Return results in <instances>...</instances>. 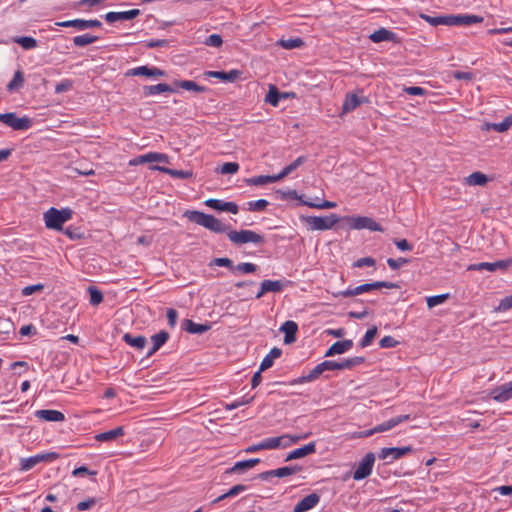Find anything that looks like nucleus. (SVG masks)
Wrapping results in <instances>:
<instances>
[{
	"mask_svg": "<svg viewBox=\"0 0 512 512\" xmlns=\"http://www.w3.org/2000/svg\"><path fill=\"white\" fill-rule=\"evenodd\" d=\"M320 497L316 493H311L300 500L293 508V512H306L319 503Z\"/></svg>",
	"mask_w": 512,
	"mask_h": 512,
	"instance_id": "obj_19",
	"label": "nucleus"
},
{
	"mask_svg": "<svg viewBox=\"0 0 512 512\" xmlns=\"http://www.w3.org/2000/svg\"><path fill=\"white\" fill-rule=\"evenodd\" d=\"M72 214L73 212L70 208L59 210L52 207L43 214V220L48 229L61 231L63 224L72 218Z\"/></svg>",
	"mask_w": 512,
	"mask_h": 512,
	"instance_id": "obj_2",
	"label": "nucleus"
},
{
	"mask_svg": "<svg viewBox=\"0 0 512 512\" xmlns=\"http://www.w3.org/2000/svg\"><path fill=\"white\" fill-rule=\"evenodd\" d=\"M248 205H249V210L261 211L267 207L268 201L265 199H259L256 201L249 202Z\"/></svg>",
	"mask_w": 512,
	"mask_h": 512,
	"instance_id": "obj_59",
	"label": "nucleus"
},
{
	"mask_svg": "<svg viewBox=\"0 0 512 512\" xmlns=\"http://www.w3.org/2000/svg\"><path fill=\"white\" fill-rule=\"evenodd\" d=\"M487 181L486 175L481 172H473L465 179L466 184L470 186H483Z\"/></svg>",
	"mask_w": 512,
	"mask_h": 512,
	"instance_id": "obj_38",
	"label": "nucleus"
},
{
	"mask_svg": "<svg viewBox=\"0 0 512 512\" xmlns=\"http://www.w3.org/2000/svg\"><path fill=\"white\" fill-rule=\"evenodd\" d=\"M24 83V77L21 71H16L13 79L8 83L7 89L12 91L15 88L22 87Z\"/></svg>",
	"mask_w": 512,
	"mask_h": 512,
	"instance_id": "obj_53",
	"label": "nucleus"
},
{
	"mask_svg": "<svg viewBox=\"0 0 512 512\" xmlns=\"http://www.w3.org/2000/svg\"><path fill=\"white\" fill-rule=\"evenodd\" d=\"M306 206L317 209H331L335 208L337 204L331 201L315 202V201H304Z\"/></svg>",
	"mask_w": 512,
	"mask_h": 512,
	"instance_id": "obj_52",
	"label": "nucleus"
},
{
	"mask_svg": "<svg viewBox=\"0 0 512 512\" xmlns=\"http://www.w3.org/2000/svg\"><path fill=\"white\" fill-rule=\"evenodd\" d=\"M377 334V327L376 326H373L372 328L368 329L364 335V337L362 338L361 342H360V346L362 348H365L367 346H369L373 340H374V337L376 336Z\"/></svg>",
	"mask_w": 512,
	"mask_h": 512,
	"instance_id": "obj_51",
	"label": "nucleus"
},
{
	"mask_svg": "<svg viewBox=\"0 0 512 512\" xmlns=\"http://www.w3.org/2000/svg\"><path fill=\"white\" fill-rule=\"evenodd\" d=\"M301 471V467L300 466H285V467H281V468H278V469H274V470H270V471H266V472H263L259 475V478L262 479V480H268L270 477H279V478H283V477H286V476H290V475H293L297 472Z\"/></svg>",
	"mask_w": 512,
	"mask_h": 512,
	"instance_id": "obj_14",
	"label": "nucleus"
},
{
	"mask_svg": "<svg viewBox=\"0 0 512 512\" xmlns=\"http://www.w3.org/2000/svg\"><path fill=\"white\" fill-rule=\"evenodd\" d=\"M316 451V444L315 442L308 443L300 448L292 450L288 455L286 456L285 461H291L295 459L304 458L310 454L315 453Z\"/></svg>",
	"mask_w": 512,
	"mask_h": 512,
	"instance_id": "obj_20",
	"label": "nucleus"
},
{
	"mask_svg": "<svg viewBox=\"0 0 512 512\" xmlns=\"http://www.w3.org/2000/svg\"><path fill=\"white\" fill-rule=\"evenodd\" d=\"M393 35H394L393 32H391L385 28H381V29L374 31L370 35V39L375 43H379L382 41H390L393 38Z\"/></svg>",
	"mask_w": 512,
	"mask_h": 512,
	"instance_id": "obj_39",
	"label": "nucleus"
},
{
	"mask_svg": "<svg viewBox=\"0 0 512 512\" xmlns=\"http://www.w3.org/2000/svg\"><path fill=\"white\" fill-rule=\"evenodd\" d=\"M147 163H168L169 158L166 154L158 153V152H148L146 153Z\"/></svg>",
	"mask_w": 512,
	"mask_h": 512,
	"instance_id": "obj_48",
	"label": "nucleus"
},
{
	"mask_svg": "<svg viewBox=\"0 0 512 512\" xmlns=\"http://www.w3.org/2000/svg\"><path fill=\"white\" fill-rule=\"evenodd\" d=\"M176 90L166 83H159L157 85L146 86L144 93L147 96L156 95L165 92H175Z\"/></svg>",
	"mask_w": 512,
	"mask_h": 512,
	"instance_id": "obj_34",
	"label": "nucleus"
},
{
	"mask_svg": "<svg viewBox=\"0 0 512 512\" xmlns=\"http://www.w3.org/2000/svg\"><path fill=\"white\" fill-rule=\"evenodd\" d=\"M286 94L279 93L278 89L274 85L269 86V91L265 96V102L271 104L276 107L279 104L281 98H286Z\"/></svg>",
	"mask_w": 512,
	"mask_h": 512,
	"instance_id": "obj_35",
	"label": "nucleus"
},
{
	"mask_svg": "<svg viewBox=\"0 0 512 512\" xmlns=\"http://www.w3.org/2000/svg\"><path fill=\"white\" fill-rule=\"evenodd\" d=\"M285 437H272V438H266L259 442L258 444H253L248 446L245 449L246 453H254L260 450H271L276 449L281 446L283 443V440H285Z\"/></svg>",
	"mask_w": 512,
	"mask_h": 512,
	"instance_id": "obj_11",
	"label": "nucleus"
},
{
	"mask_svg": "<svg viewBox=\"0 0 512 512\" xmlns=\"http://www.w3.org/2000/svg\"><path fill=\"white\" fill-rule=\"evenodd\" d=\"M97 40H98L97 36H93L90 34H83V35L75 36L73 38V43L75 46L84 47V46H87V45H90V44L96 42Z\"/></svg>",
	"mask_w": 512,
	"mask_h": 512,
	"instance_id": "obj_43",
	"label": "nucleus"
},
{
	"mask_svg": "<svg viewBox=\"0 0 512 512\" xmlns=\"http://www.w3.org/2000/svg\"><path fill=\"white\" fill-rule=\"evenodd\" d=\"M510 265H512V258L506 259V260H499L493 263L489 262H481L476 264H471L467 267L468 271H481V270H487L489 272H494L497 269L505 270Z\"/></svg>",
	"mask_w": 512,
	"mask_h": 512,
	"instance_id": "obj_10",
	"label": "nucleus"
},
{
	"mask_svg": "<svg viewBox=\"0 0 512 512\" xmlns=\"http://www.w3.org/2000/svg\"><path fill=\"white\" fill-rule=\"evenodd\" d=\"M123 341L127 345H129L135 349H138V350L144 349L147 344V339L144 336H142V335L134 336L130 333H125L123 335Z\"/></svg>",
	"mask_w": 512,
	"mask_h": 512,
	"instance_id": "obj_29",
	"label": "nucleus"
},
{
	"mask_svg": "<svg viewBox=\"0 0 512 512\" xmlns=\"http://www.w3.org/2000/svg\"><path fill=\"white\" fill-rule=\"evenodd\" d=\"M398 344V341H396L393 337L391 336H385L383 337L380 342H379V345L381 348H393L395 347L396 345Z\"/></svg>",
	"mask_w": 512,
	"mask_h": 512,
	"instance_id": "obj_63",
	"label": "nucleus"
},
{
	"mask_svg": "<svg viewBox=\"0 0 512 512\" xmlns=\"http://www.w3.org/2000/svg\"><path fill=\"white\" fill-rule=\"evenodd\" d=\"M239 170V164L236 162H226L220 168L221 174H234Z\"/></svg>",
	"mask_w": 512,
	"mask_h": 512,
	"instance_id": "obj_55",
	"label": "nucleus"
},
{
	"mask_svg": "<svg viewBox=\"0 0 512 512\" xmlns=\"http://www.w3.org/2000/svg\"><path fill=\"white\" fill-rule=\"evenodd\" d=\"M455 26H470L472 24L481 23L483 17L469 14L455 15Z\"/></svg>",
	"mask_w": 512,
	"mask_h": 512,
	"instance_id": "obj_31",
	"label": "nucleus"
},
{
	"mask_svg": "<svg viewBox=\"0 0 512 512\" xmlns=\"http://www.w3.org/2000/svg\"><path fill=\"white\" fill-rule=\"evenodd\" d=\"M128 76H145L150 78L162 77L165 72L157 67L139 66L130 69L127 72Z\"/></svg>",
	"mask_w": 512,
	"mask_h": 512,
	"instance_id": "obj_16",
	"label": "nucleus"
},
{
	"mask_svg": "<svg viewBox=\"0 0 512 512\" xmlns=\"http://www.w3.org/2000/svg\"><path fill=\"white\" fill-rule=\"evenodd\" d=\"M34 415L36 418L47 422H62L65 419L64 414L57 410H37Z\"/></svg>",
	"mask_w": 512,
	"mask_h": 512,
	"instance_id": "obj_21",
	"label": "nucleus"
},
{
	"mask_svg": "<svg viewBox=\"0 0 512 512\" xmlns=\"http://www.w3.org/2000/svg\"><path fill=\"white\" fill-rule=\"evenodd\" d=\"M284 49H295L303 46L304 42L300 38L282 39L278 43Z\"/></svg>",
	"mask_w": 512,
	"mask_h": 512,
	"instance_id": "obj_46",
	"label": "nucleus"
},
{
	"mask_svg": "<svg viewBox=\"0 0 512 512\" xmlns=\"http://www.w3.org/2000/svg\"><path fill=\"white\" fill-rule=\"evenodd\" d=\"M88 292L90 295V304L93 306L99 305L103 301V295L101 291H99L97 288L90 286L88 288Z\"/></svg>",
	"mask_w": 512,
	"mask_h": 512,
	"instance_id": "obj_50",
	"label": "nucleus"
},
{
	"mask_svg": "<svg viewBox=\"0 0 512 512\" xmlns=\"http://www.w3.org/2000/svg\"><path fill=\"white\" fill-rule=\"evenodd\" d=\"M184 217H186L193 223H196L200 226L205 227L206 229H209L212 232L228 233V226L224 225L220 220H218L212 215H208L199 211L188 210L184 213Z\"/></svg>",
	"mask_w": 512,
	"mask_h": 512,
	"instance_id": "obj_1",
	"label": "nucleus"
},
{
	"mask_svg": "<svg viewBox=\"0 0 512 512\" xmlns=\"http://www.w3.org/2000/svg\"><path fill=\"white\" fill-rule=\"evenodd\" d=\"M449 298V294H440L426 298L427 306L431 309L443 304Z\"/></svg>",
	"mask_w": 512,
	"mask_h": 512,
	"instance_id": "obj_49",
	"label": "nucleus"
},
{
	"mask_svg": "<svg viewBox=\"0 0 512 512\" xmlns=\"http://www.w3.org/2000/svg\"><path fill=\"white\" fill-rule=\"evenodd\" d=\"M339 218L336 214H330L329 216H309L306 218V222L311 230H328L331 229Z\"/></svg>",
	"mask_w": 512,
	"mask_h": 512,
	"instance_id": "obj_8",
	"label": "nucleus"
},
{
	"mask_svg": "<svg viewBox=\"0 0 512 512\" xmlns=\"http://www.w3.org/2000/svg\"><path fill=\"white\" fill-rule=\"evenodd\" d=\"M124 435V429L123 427H117L115 429L105 431L102 433H98L95 435V440L99 442H112L116 440L118 437H121Z\"/></svg>",
	"mask_w": 512,
	"mask_h": 512,
	"instance_id": "obj_28",
	"label": "nucleus"
},
{
	"mask_svg": "<svg viewBox=\"0 0 512 512\" xmlns=\"http://www.w3.org/2000/svg\"><path fill=\"white\" fill-rule=\"evenodd\" d=\"M326 371L324 361L316 365L309 373L302 378L303 382H311L316 380L322 373Z\"/></svg>",
	"mask_w": 512,
	"mask_h": 512,
	"instance_id": "obj_41",
	"label": "nucleus"
},
{
	"mask_svg": "<svg viewBox=\"0 0 512 512\" xmlns=\"http://www.w3.org/2000/svg\"><path fill=\"white\" fill-rule=\"evenodd\" d=\"M205 204L215 210L218 211H226L232 214L238 213V206L234 202H224L219 199H208L205 201Z\"/></svg>",
	"mask_w": 512,
	"mask_h": 512,
	"instance_id": "obj_18",
	"label": "nucleus"
},
{
	"mask_svg": "<svg viewBox=\"0 0 512 512\" xmlns=\"http://www.w3.org/2000/svg\"><path fill=\"white\" fill-rule=\"evenodd\" d=\"M43 288H44L43 284H35V285L26 286L22 289V294L24 296H30L33 293L42 291Z\"/></svg>",
	"mask_w": 512,
	"mask_h": 512,
	"instance_id": "obj_62",
	"label": "nucleus"
},
{
	"mask_svg": "<svg viewBox=\"0 0 512 512\" xmlns=\"http://www.w3.org/2000/svg\"><path fill=\"white\" fill-rule=\"evenodd\" d=\"M140 14L139 9H132L122 12H108L105 15V20L108 23H114L116 21H127L132 20Z\"/></svg>",
	"mask_w": 512,
	"mask_h": 512,
	"instance_id": "obj_17",
	"label": "nucleus"
},
{
	"mask_svg": "<svg viewBox=\"0 0 512 512\" xmlns=\"http://www.w3.org/2000/svg\"><path fill=\"white\" fill-rule=\"evenodd\" d=\"M490 397L499 403L512 400V381L492 389L490 392Z\"/></svg>",
	"mask_w": 512,
	"mask_h": 512,
	"instance_id": "obj_12",
	"label": "nucleus"
},
{
	"mask_svg": "<svg viewBox=\"0 0 512 512\" xmlns=\"http://www.w3.org/2000/svg\"><path fill=\"white\" fill-rule=\"evenodd\" d=\"M223 43L222 37L219 34H212L208 36L204 44L210 47H220Z\"/></svg>",
	"mask_w": 512,
	"mask_h": 512,
	"instance_id": "obj_56",
	"label": "nucleus"
},
{
	"mask_svg": "<svg viewBox=\"0 0 512 512\" xmlns=\"http://www.w3.org/2000/svg\"><path fill=\"white\" fill-rule=\"evenodd\" d=\"M409 419H410V415H408V414L393 417V418L375 426L374 431H377L379 433L386 432Z\"/></svg>",
	"mask_w": 512,
	"mask_h": 512,
	"instance_id": "obj_24",
	"label": "nucleus"
},
{
	"mask_svg": "<svg viewBox=\"0 0 512 512\" xmlns=\"http://www.w3.org/2000/svg\"><path fill=\"white\" fill-rule=\"evenodd\" d=\"M344 221L350 229L383 231L382 227L374 219L367 216H348L344 218Z\"/></svg>",
	"mask_w": 512,
	"mask_h": 512,
	"instance_id": "obj_6",
	"label": "nucleus"
},
{
	"mask_svg": "<svg viewBox=\"0 0 512 512\" xmlns=\"http://www.w3.org/2000/svg\"><path fill=\"white\" fill-rule=\"evenodd\" d=\"M260 462V459L253 458L249 460L239 461L234 464V466L231 468V472L233 473H242L246 470H249L256 466Z\"/></svg>",
	"mask_w": 512,
	"mask_h": 512,
	"instance_id": "obj_36",
	"label": "nucleus"
},
{
	"mask_svg": "<svg viewBox=\"0 0 512 512\" xmlns=\"http://www.w3.org/2000/svg\"><path fill=\"white\" fill-rule=\"evenodd\" d=\"M381 288H388V289H395L398 288V285L392 282H386V281H377L373 283H365L362 285H359L354 288H348L344 291H340L336 294V296L341 297H353L356 295H360L366 292H370L372 290L381 289Z\"/></svg>",
	"mask_w": 512,
	"mask_h": 512,
	"instance_id": "obj_3",
	"label": "nucleus"
},
{
	"mask_svg": "<svg viewBox=\"0 0 512 512\" xmlns=\"http://www.w3.org/2000/svg\"><path fill=\"white\" fill-rule=\"evenodd\" d=\"M412 451V448L409 446L405 447H390V448H383L379 454V457L384 460H389V462H392L394 460L400 459L407 453H410Z\"/></svg>",
	"mask_w": 512,
	"mask_h": 512,
	"instance_id": "obj_15",
	"label": "nucleus"
},
{
	"mask_svg": "<svg viewBox=\"0 0 512 512\" xmlns=\"http://www.w3.org/2000/svg\"><path fill=\"white\" fill-rule=\"evenodd\" d=\"M407 263H408V260L405 258H398V259L389 258V259H387V264L392 270L399 269L401 266H403Z\"/></svg>",
	"mask_w": 512,
	"mask_h": 512,
	"instance_id": "obj_61",
	"label": "nucleus"
},
{
	"mask_svg": "<svg viewBox=\"0 0 512 512\" xmlns=\"http://www.w3.org/2000/svg\"><path fill=\"white\" fill-rule=\"evenodd\" d=\"M150 169L157 170V171L166 173V174L170 175L171 177L180 178V179L191 178L193 175L192 171H189V170H175V169H170V168H166V167L159 166V165H153L150 167Z\"/></svg>",
	"mask_w": 512,
	"mask_h": 512,
	"instance_id": "obj_27",
	"label": "nucleus"
},
{
	"mask_svg": "<svg viewBox=\"0 0 512 512\" xmlns=\"http://www.w3.org/2000/svg\"><path fill=\"white\" fill-rule=\"evenodd\" d=\"M510 309H512V295L501 299L499 305L495 308L498 312H504Z\"/></svg>",
	"mask_w": 512,
	"mask_h": 512,
	"instance_id": "obj_57",
	"label": "nucleus"
},
{
	"mask_svg": "<svg viewBox=\"0 0 512 512\" xmlns=\"http://www.w3.org/2000/svg\"><path fill=\"white\" fill-rule=\"evenodd\" d=\"M367 102L366 98H360L357 94L348 93L342 104V113L346 114L356 109L361 103Z\"/></svg>",
	"mask_w": 512,
	"mask_h": 512,
	"instance_id": "obj_23",
	"label": "nucleus"
},
{
	"mask_svg": "<svg viewBox=\"0 0 512 512\" xmlns=\"http://www.w3.org/2000/svg\"><path fill=\"white\" fill-rule=\"evenodd\" d=\"M353 346L352 340H343L335 342L325 353V357H331L337 354H343L349 351Z\"/></svg>",
	"mask_w": 512,
	"mask_h": 512,
	"instance_id": "obj_26",
	"label": "nucleus"
},
{
	"mask_svg": "<svg viewBox=\"0 0 512 512\" xmlns=\"http://www.w3.org/2000/svg\"><path fill=\"white\" fill-rule=\"evenodd\" d=\"M208 77L218 78L224 82H234L240 75L238 70L224 71H208L205 73Z\"/></svg>",
	"mask_w": 512,
	"mask_h": 512,
	"instance_id": "obj_30",
	"label": "nucleus"
},
{
	"mask_svg": "<svg viewBox=\"0 0 512 512\" xmlns=\"http://www.w3.org/2000/svg\"><path fill=\"white\" fill-rule=\"evenodd\" d=\"M174 85L177 88H182V89L188 90V91H194L196 93H202V92L206 91V87L200 86L191 80L175 81Z\"/></svg>",
	"mask_w": 512,
	"mask_h": 512,
	"instance_id": "obj_37",
	"label": "nucleus"
},
{
	"mask_svg": "<svg viewBox=\"0 0 512 512\" xmlns=\"http://www.w3.org/2000/svg\"><path fill=\"white\" fill-rule=\"evenodd\" d=\"M281 354V349L277 347L272 348L270 352L263 358L260 364V371H265L266 369L272 367L274 360L279 358Z\"/></svg>",
	"mask_w": 512,
	"mask_h": 512,
	"instance_id": "obj_32",
	"label": "nucleus"
},
{
	"mask_svg": "<svg viewBox=\"0 0 512 512\" xmlns=\"http://www.w3.org/2000/svg\"><path fill=\"white\" fill-rule=\"evenodd\" d=\"M280 331L284 333V343L291 344L296 340L298 325L296 322L288 320L281 325Z\"/></svg>",
	"mask_w": 512,
	"mask_h": 512,
	"instance_id": "obj_22",
	"label": "nucleus"
},
{
	"mask_svg": "<svg viewBox=\"0 0 512 512\" xmlns=\"http://www.w3.org/2000/svg\"><path fill=\"white\" fill-rule=\"evenodd\" d=\"M13 41L25 50H31L37 47V40L30 36H18L15 37Z\"/></svg>",
	"mask_w": 512,
	"mask_h": 512,
	"instance_id": "obj_40",
	"label": "nucleus"
},
{
	"mask_svg": "<svg viewBox=\"0 0 512 512\" xmlns=\"http://www.w3.org/2000/svg\"><path fill=\"white\" fill-rule=\"evenodd\" d=\"M375 462V456L373 453H367L364 458L358 464L353 478L354 480H362L368 477L372 473V469Z\"/></svg>",
	"mask_w": 512,
	"mask_h": 512,
	"instance_id": "obj_9",
	"label": "nucleus"
},
{
	"mask_svg": "<svg viewBox=\"0 0 512 512\" xmlns=\"http://www.w3.org/2000/svg\"><path fill=\"white\" fill-rule=\"evenodd\" d=\"M343 362V368L344 370L346 369H351L357 365H360L361 363L364 362V358L363 357H352V358H349V359H346Z\"/></svg>",
	"mask_w": 512,
	"mask_h": 512,
	"instance_id": "obj_58",
	"label": "nucleus"
},
{
	"mask_svg": "<svg viewBox=\"0 0 512 512\" xmlns=\"http://www.w3.org/2000/svg\"><path fill=\"white\" fill-rule=\"evenodd\" d=\"M169 339V334L166 331H160L151 337L154 350H159Z\"/></svg>",
	"mask_w": 512,
	"mask_h": 512,
	"instance_id": "obj_45",
	"label": "nucleus"
},
{
	"mask_svg": "<svg viewBox=\"0 0 512 512\" xmlns=\"http://www.w3.org/2000/svg\"><path fill=\"white\" fill-rule=\"evenodd\" d=\"M326 371L324 361L316 365L309 373L302 378L303 382H311L316 380L322 373Z\"/></svg>",
	"mask_w": 512,
	"mask_h": 512,
	"instance_id": "obj_42",
	"label": "nucleus"
},
{
	"mask_svg": "<svg viewBox=\"0 0 512 512\" xmlns=\"http://www.w3.org/2000/svg\"><path fill=\"white\" fill-rule=\"evenodd\" d=\"M375 265V260L372 258V257H364V258H360L358 259L355 263H354V266L355 267H358V268H362L364 266H374Z\"/></svg>",
	"mask_w": 512,
	"mask_h": 512,
	"instance_id": "obj_64",
	"label": "nucleus"
},
{
	"mask_svg": "<svg viewBox=\"0 0 512 512\" xmlns=\"http://www.w3.org/2000/svg\"><path fill=\"white\" fill-rule=\"evenodd\" d=\"M182 328L190 334H203L211 329V325L209 323L199 324L190 319H185L182 322Z\"/></svg>",
	"mask_w": 512,
	"mask_h": 512,
	"instance_id": "obj_25",
	"label": "nucleus"
},
{
	"mask_svg": "<svg viewBox=\"0 0 512 512\" xmlns=\"http://www.w3.org/2000/svg\"><path fill=\"white\" fill-rule=\"evenodd\" d=\"M96 502L95 498H88L87 500L81 501L77 504V510L80 512L89 510L96 504Z\"/></svg>",
	"mask_w": 512,
	"mask_h": 512,
	"instance_id": "obj_60",
	"label": "nucleus"
},
{
	"mask_svg": "<svg viewBox=\"0 0 512 512\" xmlns=\"http://www.w3.org/2000/svg\"><path fill=\"white\" fill-rule=\"evenodd\" d=\"M56 24L61 27H74L75 29H77L79 31H83L86 29L94 28V27H100L102 25V23L97 19H91V20L74 19V20L58 22Z\"/></svg>",
	"mask_w": 512,
	"mask_h": 512,
	"instance_id": "obj_13",
	"label": "nucleus"
},
{
	"mask_svg": "<svg viewBox=\"0 0 512 512\" xmlns=\"http://www.w3.org/2000/svg\"><path fill=\"white\" fill-rule=\"evenodd\" d=\"M264 290L266 292H280L283 289V283L279 280H264L262 281Z\"/></svg>",
	"mask_w": 512,
	"mask_h": 512,
	"instance_id": "obj_47",
	"label": "nucleus"
},
{
	"mask_svg": "<svg viewBox=\"0 0 512 512\" xmlns=\"http://www.w3.org/2000/svg\"><path fill=\"white\" fill-rule=\"evenodd\" d=\"M58 458L55 452L40 453L20 460V470L29 471L42 462H52Z\"/></svg>",
	"mask_w": 512,
	"mask_h": 512,
	"instance_id": "obj_7",
	"label": "nucleus"
},
{
	"mask_svg": "<svg viewBox=\"0 0 512 512\" xmlns=\"http://www.w3.org/2000/svg\"><path fill=\"white\" fill-rule=\"evenodd\" d=\"M0 122L16 131H26L33 125L31 118L27 116L18 117L13 112L0 114Z\"/></svg>",
	"mask_w": 512,
	"mask_h": 512,
	"instance_id": "obj_5",
	"label": "nucleus"
},
{
	"mask_svg": "<svg viewBox=\"0 0 512 512\" xmlns=\"http://www.w3.org/2000/svg\"><path fill=\"white\" fill-rule=\"evenodd\" d=\"M512 126V116H507L502 122L492 125V130L503 133Z\"/></svg>",
	"mask_w": 512,
	"mask_h": 512,
	"instance_id": "obj_54",
	"label": "nucleus"
},
{
	"mask_svg": "<svg viewBox=\"0 0 512 512\" xmlns=\"http://www.w3.org/2000/svg\"><path fill=\"white\" fill-rule=\"evenodd\" d=\"M257 265L245 262V263H239L235 267H233V273L234 274H251L256 272Z\"/></svg>",
	"mask_w": 512,
	"mask_h": 512,
	"instance_id": "obj_44",
	"label": "nucleus"
},
{
	"mask_svg": "<svg viewBox=\"0 0 512 512\" xmlns=\"http://www.w3.org/2000/svg\"><path fill=\"white\" fill-rule=\"evenodd\" d=\"M278 181H280V177L278 174H276V175H260V176H256V177H252V178L248 179L247 183L249 185L259 186V185H265L268 183H275Z\"/></svg>",
	"mask_w": 512,
	"mask_h": 512,
	"instance_id": "obj_33",
	"label": "nucleus"
},
{
	"mask_svg": "<svg viewBox=\"0 0 512 512\" xmlns=\"http://www.w3.org/2000/svg\"><path fill=\"white\" fill-rule=\"evenodd\" d=\"M227 236L229 240L236 245L246 243L261 244L264 242L263 236L252 230H232L228 231Z\"/></svg>",
	"mask_w": 512,
	"mask_h": 512,
	"instance_id": "obj_4",
	"label": "nucleus"
}]
</instances>
